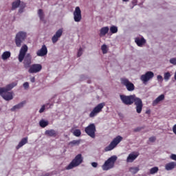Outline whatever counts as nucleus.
Listing matches in <instances>:
<instances>
[{"label":"nucleus","instance_id":"obj_1","mask_svg":"<svg viewBox=\"0 0 176 176\" xmlns=\"http://www.w3.org/2000/svg\"><path fill=\"white\" fill-rule=\"evenodd\" d=\"M120 98L124 105H133L134 103L137 113H141L142 112V108L144 107L142 100L137 97L135 94L129 96L120 95Z\"/></svg>","mask_w":176,"mask_h":176},{"label":"nucleus","instance_id":"obj_2","mask_svg":"<svg viewBox=\"0 0 176 176\" xmlns=\"http://www.w3.org/2000/svg\"><path fill=\"white\" fill-rule=\"evenodd\" d=\"M17 86V82H12L11 84L8 85L6 87H0V96L3 97L6 101H10L13 100V95L12 94L10 90Z\"/></svg>","mask_w":176,"mask_h":176},{"label":"nucleus","instance_id":"obj_3","mask_svg":"<svg viewBox=\"0 0 176 176\" xmlns=\"http://www.w3.org/2000/svg\"><path fill=\"white\" fill-rule=\"evenodd\" d=\"M116 160H118V157L116 155H113L106 160L104 164L102 166L103 171H108V170L113 168V167H115Z\"/></svg>","mask_w":176,"mask_h":176},{"label":"nucleus","instance_id":"obj_4","mask_svg":"<svg viewBox=\"0 0 176 176\" xmlns=\"http://www.w3.org/2000/svg\"><path fill=\"white\" fill-rule=\"evenodd\" d=\"M83 162V157L82 154L77 155L75 158L71 162V163L67 166V170H72L74 167H78V166L82 164Z\"/></svg>","mask_w":176,"mask_h":176},{"label":"nucleus","instance_id":"obj_5","mask_svg":"<svg viewBox=\"0 0 176 176\" xmlns=\"http://www.w3.org/2000/svg\"><path fill=\"white\" fill-rule=\"evenodd\" d=\"M123 140V138L120 135H118L116 138H115L110 144L105 147L104 151L105 152H109V151H112L114 148H116L118 145L120 144V142Z\"/></svg>","mask_w":176,"mask_h":176},{"label":"nucleus","instance_id":"obj_6","mask_svg":"<svg viewBox=\"0 0 176 176\" xmlns=\"http://www.w3.org/2000/svg\"><path fill=\"white\" fill-rule=\"evenodd\" d=\"M27 38V33L24 32H19L15 36V43L17 47H21V43L25 41Z\"/></svg>","mask_w":176,"mask_h":176},{"label":"nucleus","instance_id":"obj_7","mask_svg":"<svg viewBox=\"0 0 176 176\" xmlns=\"http://www.w3.org/2000/svg\"><path fill=\"white\" fill-rule=\"evenodd\" d=\"M121 85H123V86H125L128 91H134L135 87L134 86V84L133 82H130L129 79L126 78H122L120 79Z\"/></svg>","mask_w":176,"mask_h":176},{"label":"nucleus","instance_id":"obj_8","mask_svg":"<svg viewBox=\"0 0 176 176\" xmlns=\"http://www.w3.org/2000/svg\"><path fill=\"white\" fill-rule=\"evenodd\" d=\"M85 131L87 135L91 138H96V125L94 124H90L89 126L85 127Z\"/></svg>","mask_w":176,"mask_h":176},{"label":"nucleus","instance_id":"obj_9","mask_svg":"<svg viewBox=\"0 0 176 176\" xmlns=\"http://www.w3.org/2000/svg\"><path fill=\"white\" fill-rule=\"evenodd\" d=\"M105 107V103L102 102L98 104L96 107L94 108L92 110V112L89 113V118H95V116H97L100 112L102 111V108Z\"/></svg>","mask_w":176,"mask_h":176},{"label":"nucleus","instance_id":"obj_10","mask_svg":"<svg viewBox=\"0 0 176 176\" xmlns=\"http://www.w3.org/2000/svg\"><path fill=\"white\" fill-rule=\"evenodd\" d=\"M105 107V103L102 102L98 104L96 107L94 108L92 110V112L89 113V118H95V116H97L100 112L102 111V108Z\"/></svg>","mask_w":176,"mask_h":176},{"label":"nucleus","instance_id":"obj_11","mask_svg":"<svg viewBox=\"0 0 176 176\" xmlns=\"http://www.w3.org/2000/svg\"><path fill=\"white\" fill-rule=\"evenodd\" d=\"M42 71V65L41 64H33L30 65L28 69L29 74H38Z\"/></svg>","mask_w":176,"mask_h":176},{"label":"nucleus","instance_id":"obj_12","mask_svg":"<svg viewBox=\"0 0 176 176\" xmlns=\"http://www.w3.org/2000/svg\"><path fill=\"white\" fill-rule=\"evenodd\" d=\"M155 76V74L153 72H147L145 74H143L140 77V80L143 83H146L148 80H151Z\"/></svg>","mask_w":176,"mask_h":176},{"label":"nucleus","instance_id":"obj_13","mask_svg":"<svg viewBox=\"0 0 176 176\" xmlns=\"http://www.w3.org/2000/svg\"><path fill=\"white\" fill-rule=\"evenodd\" d=\"M28 52V47L25 45H23L20 50L19 54V63H23V60L25 57V54Z\"/></svg>","mask_w":176,"mask_h":176},{"label":"nucleus","instance_id":"obj_14","mask_svg":"<svg viewBox=\"0 0 176 176\" xmlns=\"http://www.w3.org/2000/svg\"><path fill=\"white\" fill-rule=\"evenodd\" d=\"M74 19L76 23H79L80 20H82V11L80 10V8L76 7L74 12Z\"/></svg>","mask_w":176,"mask_h":176},{"label":"nucleus","instance_id":"obj_15","mask_svg":"<svg viewBox=\"0 0 176 176\" xmlns=\"http://www.w3.org/2000/svg\"><path fill=\"white\" fill-rule=\"evenodd\" d=\"M31 64H32V57H31V54H28L24 58L23 65L25 68H30L31 67Z\"/></svg>","mask_w":176,"mask_h":176},{"label":"nucleus","instance_id":"obj_16","mask_svg":"<svg viewBox=\"0 0 176 176\" xmlns=\"http://www.w3.org/2000/svg\"><path fill=\"white\" fill-rule=\"evenodd\" d=\"M46 54H47V47H46V45H43L41 49L38 50L36 52V55L38 57H45Z\"/></svg>","mask_w":176,"mask_h":176},{"label":"nucleus","instance_id":"obj_17","mask_svg":"<svg viewBox=\"0 0 176 176\" xmlns=\"http://www.w3.org/2000/svg\"><path fill=\"white\" fill-rule=\"evenodd\" d=\"M61 35H63V29H59L52 38L53 43H56L58 41V38H61Z\"/></svg>","mask_w":176,"mask_h":176},{"label":"nucleus","instance_id":"obj_18","mask_svg":"<svg viewBox=\"0 0 176 176\" xmlns=\"http://www.w3.org/2000/svg\"><path fill=\"white\" fill-rule=\"evenodd\" d=\"M135 42L139 47H142V46L144 45L145 43H146V40L144 38V37H142L141 38L137 37L135 38Z\"/></svg>","mask_w":176,"mask_h":176},{"label":"nucleus","instance_id":"obj_19","mask_svg":"<svg viewBox=\"0 0 176 176\" xmlns=\"http://www.w3.org/2000/svg\"><path fill=\"white\" fill-rule=\"evenodd\" d=\"M176 168V162H170L165 164V170L166 171H171Z\"/></svg>","mask_w":176,"mask_h":176},{"label":"nucleus","instance_id":"obj_20","mask_svg":"<svg viewBox=\"0 0 176 176\" xmlns=\"http://www.w3.org/2000/svg\"><path fill=\"white\" fill-rule=\"evenodd\" d=\"M137 157H138V154L131 153L127 157L126 162L127 163H133Z\"/></svg>","mask_w":176,"mask_h":176},{"label":"nucleus","instance_id":"obj_21","mask_svg":"<svg viewBox=\"0 0 176 176\" xmlns=\"http://www.w3.org/2000/svg\"><path fill=\"white\" fill-rule=\"evenodd\" d=\"M28 143V138H23L22 140L19 142V144L16 146V149H20L22 146H24L25 144Z\"/></svg>","mask_w":176,"mask_h":176},{"label":"nucleus","instance_id":"obj_22","mask_svg":"<svg viewBox=\"0 0 176 176\" xmlns=\"http://www.w3.org/2000/svg\"><path fill=\"white\" fill-rule=\"evenodd\" d=\"M38 16L40 19V21H43V23H44V24H45L46 20H45V13L43 12V10L39 9L38 10Z\"/></svg>","mask_w":176,"mask_h":176},{"label":"nucleus","instance_id":"obj_23","mask_svg":"<svg viewBox=\"0 0 176 176\" xmlns=\"http://www.w3.org/2000/svg\"><path fill=\"white\" fill-rule=\"evenodd\" d=\"M21 3H22L21 1H20V0L14 1L12 3V8H11V10H16V9H17V8H19V6H21Z\"/></svg>","mask_w":176,"mask_h":176},{"label":"nucleus","instance_id":"obj_24","mask_svg":"<svg viewBox=\"0 0 176 176\" xmlns=\"http://www.w3.org/2000/svg\"><path fill=\"white\" fill-rule=\"evenodd\" d=\"M164 100V94H161L153 102V105L155 107V105H157L160 101H163Z\"/></svg>","mask_w":176,"mask_h":176},{"label":"nucleus","instance_id":"obj_25","mask_svg":"<svg viewBox=\"0 0 176 176\" xmlns=\"http://www.w3.org/2000/svg\"><path fill=\"white\" fill-rule=\"evenodd\" d=\"M24 104H25V101L21 102V103L14 105L12 108H11V111L14 112V111H16V109H21V108H23V107H24Z\"/></svg>","mask_w":176,"mask_h":176},{"label":"nucleus","instance_id":"obj_26","mask_svg":"<svg viewBox=\"0 0 176 176\" xmlns=\"http://www.w3.org/2000/svg\"><path fill=\"white\" fill-rule=\"evenodd\" d=\"M109 31V28H108V26L102 28L100 31V36H105V35H107V33Z\"/></svg>","mask_w":176,"mask_h":176},{"label":"nucleus","instance_id":"obj_27","mask_svg":"<svg viewBox=\"0 0 176 176\" xmlns=\"http://www.w3.org/2000/svg\"><path fill=\"white\" fill-rule=\"evenodd\" d=\"M45 135H48L49 137H56L57 135V133L54 129L47 130L45 131Z\"/></svg>","mask_w":176,"mask_h":176},{"label":"nucleus","instance_id":"obj_28","mask_svg":"<svg viewBox=\"0 0 176 176\" xmlns=\"http://www.w3.org/2000/svg\"><path fill=\"white\" fill-rule=\"evenodd\" d=\"M70 131L73 133L74 135H75V137H80V135H82L80 129L74 130V128H72Z\"/></svg>","mask_w":176,"mask_h":176},{"label":"nucleus","instance_id":"obj_29","mask_svg":"<svg viewBox=\"0 0 176 176\" xmlns=\"http://www.w3.org/2000/svg\"><path fill=\"white\" fill-rule=\"evenodd\" d=\"M11 56L10 52H4L1 56L2 60H8V58H10Z\"/></svg>","mask_w":176,"mask_h":176},{"label":"nucleus","instance_id":"obj_30","mask_svg":"<svg viewBox=\"0 0 176 176\" xmlns=\"http://www.w3.org/2000/svg\"><path fill=\"white\" fill-rule=\"evenodd\" d=\"M39 125L43 129H45V127H46V126H49V121H45V120H41L39 122Z\"/></svg>","mask_w":176,"mask_h":176},{"label":"nucleus","instance_id":"obj_31","mask_svg":"<svg viewBox=\"0 0 176 176\" xmlns=\"http://www.w3.org/2000/svg\"><path fill=\"white\" fill-rule=\"evenodd\" d=\"M129 171L132 174H137L138 171H140L139 167H131L129 168Z\"/></svg>","mask_w":176,"mask_h":176},{"label":"nucleus","instance_id":"obj_32","mask_svg":"<svg viewBox=\"0 0 176 176\" xmlns=\"http://www.w3.org/2000/svg\"><path fill=\"white\" fill-rule=\"evenodd\" d=\"M101 50L103 54H107V53H108V47L107 46V45H102L101 47Z\"/></svg>","mask_w":176,"mask_h":176},{"label":"nucleus","instance_id":"obj_33","mask_svg":"<svg viewBox=\"0 0 176 176\" xmlns=\"http://www.w3.org/2000/svg\"><path fill=\"white\" fill-rule=\"evenodd\" d=\"M170 78H171V74L170 72H166L164 75V78L166 82L170 80Z\"/></svg>","mask_w":176,"mask_h":176},{"label":"nucleus","instance_id":"obj_34","mask_svg":"<svg viewBox=\"0 0 176 176\" xmlns=\"http://www.w3.org/2000/svg\"><path fill=\"white\" fill-rule=\"evenodd\" d=\"M159 171V168L157 166H155L151 168L150 174H156Z\"/></svg>","mask_w":176,"mask_h":176},{"label":"nucleus","instance_id":"obj_35","mask_svg":"<svg viewBox=\"0 0 176 176\" xmlns=\"http://www.w3.org/2000/svg\"><path fill=\"white\" fill-rule=\"evenodd\" d=\"M110 32L111 34H116L118 32V27L113 25L110 28Z\"/></svg>","mask_w":176,"mask_h":176},{"label":"nucleus","instance_id":"obj_36","mask_svg":"<svg viewBox=\"0 0 176 176\" xmlns=\"http://www.w3.org/2000/svg\"><path fill=\"white\" fill-rule=\"evenodd\" d=\"M24 8H25V3L22 2L19 10V13H23L24 12Z\"/></svg>","mask_w":176,"mask_h":176},{"label":"nucleus","instance_id":"obj_37","mask_svg":"<svg viewBox=\"0 0 176 176\" xmlns=\"http://www.w3.org/2000/svg\"><path fill=\"white\" fill-rule=\"evenodd\" d=\"M80 144V140H73L69 142V145H79Z\"/></svg>","mask_w":176,"mask_h":176},{"label":"nucleus","instance_id":"obj_38","mask_svg":"<svg viewBox=\"0 0 176 176\" xmlns=\"http://www.w3.org/2000/svg\"><path fill=\"white\" fill-rule=\"evenodd\" d=\"M145 129V127L144 126H138L135 129H133V131L135 133H138L139 131H141V130H144Z\"/></svg>","mask_w":176,"mask_h":176},{"label":"nucleus","instance_id":"obj_39","mask_svg":"<svg viewBox=\"0 0 176 176\" xmlns=\"http://www.w3.org/2000/svg\"><path fill=\"white\" fill-rule=\"evenodd\" d=\"M83 54V49L82 47H80V49L78 51L77 56L80 57Z\"/></svg>","mask_w":176,"mask_h":176},{"label":"nucleus","instance_id":"obj_40","mask_svg":"<svg viewBox=\"0 0 176 176\" xmlns=\"http://www.w3.org/2000/svg\"><path fill=\"white\" fill-rule=\"evenodd\" d=\"M170 64H173V65H176V58H173L170 59Z\"/></svg>","mask_w":176,"mask_h":176},{"label":"nucleus","instance_id":"obj_41","mask_svg":"<svg viewBox=\"0 0 176 176\" xmlns=\"http://www.w3.org/2000/svg\"><path fill=\"white\" fill-rule=\"evenodd\" d=\"M148 141H150V142H155V141H156V137L153 136L149 138Z\"/></svg>","mask_w":176,"mask_h":176},{"label":"nucleus","instance_id":"obj_42","mask_svg":"<svg viewBox=\"0 0 176 176\" xmlns=\"http://www.w3.org/2000/svg\"><path fill=\"white\" fill-rule=\"evenodd\" d=\"M23 87L24 89H28L30 87V84L28 82H25L23 83Z\"/></svg>","mask_w":176,"mask_h":176},{"label":"nucleus","instance_id":"obj_43","mask_svg":"<svg viewBox=\"0 0 176 176\" xmlns=\"http://www.w3.org/2000/svg\"><path fill=\"white\" fill-rule=\"evenodd\" d=\"M170 158L171 160H175L176 162V155L175 154H171L170 156Z\"/></svg>","mask_w":176,"mask_h":176},{"label":"nucleus","instance_id":"obj_44","mask_svg":"<svg viewBox=\"0 0 176 176\" xmlns=\"http://www.w3.org/2000/svg\"><path fill=\"white\" fill-rule=\"evenodd\" d=\"M43 112H45V105H43V106L41 107V108L40 109V110H39V113H43Z\"/></svg>","mask_w":176,"mask_h":176},{"label":"nucleus","instance_id":"obj_45","mask_svg":"<svg viewBox=\"0 0 176 176\" xmlns=\"http://www.w3.org/2000/svg\"><path fill=\"white\" fill-rule=\"evenodd\" d=\"M91 166H92V167L96 168V167H97V166H98V164L97 162H92Z\"/></svg>","mask_w":176,"mask_h":176},{"label":"nucleus","instance_id":"obj_46","mask_svg":"<svg viewBox=\"0 0 176 176\" xmlns=\"http://www.w3.org/2000/svg\"><path fill=\"white\" fill-rule=\"evenodd\" d=\"M157 79L158 80H163V76H162L161 75H158V76H157Z\"/></svg>","mask_w":176,"mask_h":176},{"label":"nucleus","instance_id":"obj_47","mask_svg":"<svg viewBox=\"0 0 176 176\" xmlns=\"http://www.w3.org/2000/svg\"><path fill=\"white\" fill-rule=\"evenodd\" d=\"M173 131L174 134H175V135H176V124L173 127Z\"/></svg>","mask_w":176,"mask_h":176},{"label":"nucleus","instance_id":"obj_48","mask_svg":"<svg viewBox=\"0 0 176 176\" xmlns=\"http://www.w3.org/2000/svg\"><path fill=\"white\" fill-rule=\"evenodd\" d=\"M30 82H32V83H35V77H31Z\"/></svg>","mask_w":176,"mask_h":176},{"label":"nucleus","instance_id":"obj_49","mask_svg":"<svg viewBox=\"0 0 176 176\" xmlns=\"http://www.w3.org/2000/svg\"><path fill=\"white\" fill-rule=\"evenodd\" d=\"M146 113L147 115H149V114L151 113V110H147V111H146Z\"/></svg>","mask_w":176,"mask_h":176},{"label":"nucleus","instance_id":"obj_50","mask_svg":"<svg viewBox=\"0 0 176 176\" xmlns=\"http://www.w3.org/2000/svg\"><path fill=\"white\" fill-rule=\"evenodd\" d=\"M124 2H129V0H122Z\"/></svg>","mask_w":176,"mask_h":176}]
</instances>
